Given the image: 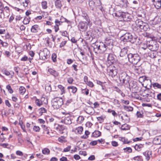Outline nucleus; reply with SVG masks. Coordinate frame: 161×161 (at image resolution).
<instances>
[{
	"label": "nucleus",
	"mask_w": 161,
	"mask_h": 161,
	"mask_svg": "<svg viewBox=\"0 0 161 161\" xmlns=\"http://www.w3.org/2000/svg\"><path fill=\"white\" fill-rule=\"evenodd\" d=\"M135 22L136 25L139 28L141 27V26L144 23V22H143L140 19L136 20Z\"/></svg>",
	"instance_id": "a878e982"
},
{
	"label": "nucleus",
	"mask_w": 161,
	"mask_h": 161,
	"mask_svg": "<svg viewBox=\"0 0 161 161\" xmlns=\"http://www.w3.org/2000/svg\"><path fill=\"white\" fill-rule=\"evenodd\" d=\"M6 88L8 90V91L9 93H13V91L10 85H8L6 86Z\"/></svg>",
	"instance_id": "c03bdc74"
},
{
	"label": "nucleus",
	"mask_w": 161,
	"mask_h": 161,
	"mask_svg": "<svg viewBox=\"0 0 161 161\" xmlns=\"http://www.w3.org/2000/svg\"><path fill=\"white\" fill-rule=\"evenodd\" d=\"M105 57L107 56L108 63L111 64L115 61V56L113 53L106 54Z\"/></svg>",
	"instance_id": "9d476101"
},
{
	"label": "nucleus",
	"mask_w": 161,
	"mask_h": 161,
	"mask_svg": "<svg viewBox=\"0 0 161 161\" xmlns=\"http://www.w3.org/2000/svg\"><path fill=\"white\" fill-rule=\"evenodd\" d=\"M20 2L21 4L23 5L24 7H26L28 6L29 2V0H18Z\"/></svg>",
	"instance_id": "5701e85b"
},
{
	"label": "nucleus",
	"mask_w": 161,
	"mask_h": 161,
	"mask_svg": "<svg viewBox=\"0 0 161 161\" xmlns=\"http://www.w3.org/2000/svg\"><path fill=\"white\" fill-rule=\"evenodd\" d=\"M139 1L136 0L133 1L131 3L133 8H136L139 6Z\"/></svg>",
	"instance_id": "bb28decb"
},
{
	"label": "nucleus",
	"mask_w": 161,
	"mask_h": 161,
	"mask_svg": "<svg viewBox=\"0 0 161 161\" xmlns=\"http://www.w3.org/2000/svg\"><path fill=\"white\" fill-rule=\"evenodd\" d=\"M124 42H129L134 43L136 41L137 37L135 34L132 35L129 32H126L123 35L120 37Z\"/></svg>",
	"instance_id": "f257e3e1"
},
{
	"label": "nucleus",
	"mask_w": 161,
	"mask_h": 161,
	"mask_svg": "<svg viewBox=\"0 0 161 161\" xmlns=\"http://www.w3.org/2000/svg\"><path fill=\"white\" fill-rule=\"evenodd\" d=\"M5 18V15L3 12V9L1 10L0 12V18L2 19H3Z\"/></svg>",
	"instance_id": "de8ad7c7"
},
{
	"label": "nucleus",
	"mask_w": 161,
	"mask_h": 161,
	"mask_svg": "<svg viewBox=\"0 0 161 161\" xmlns=\"http://www.w3.org/2000/svg\"><path fill=\"white\" fill-rule=\"evenodd\" d=\"M40 128L38 126H35L33 127V130L36 132H38L40 130Z\"/></svg>",
	"instance_id": "603ef678"
},
{
	"label": "nucleus",
	"mask_w": 161,
	"mask_h": 161,
	"mask_svg": "<svg viewBox=\"0 0 161 161\" xmlns=\"http://www.w3.org/2000/svg\"><path fill=\"white\" fill-rule=\"evenodd\" d=\"M39 29V26L37 25H35L32 26L31 29V31L33 33H36L38 32Z\"/></svg>",
	"instance_id": "aec40b11"
},
{
	"label": "nucleus",
	"mask_w": 161,
	"mask_h": 161,
	"mask_svg": "<svg viewBox=\"0 0 161 161\" xmlns=\"http://www.w3.org/2000/svg\"><path fill=\"white\" fill-rule=\"evenodd\" d=\"M158 48V45L155 41H152L148 44V48L152 51H156Z\"/></svg>",
	"instance_id": "6e6552de"
},
{
	"label": "nucleus",
	"mask_w": 161,
	"mask_h": 161,
	"mask_svg": "<svg viewBox=\"0 0 161 161\" xmlns=\"http://www.w3.org/2000/svg\"><path fill=\"white\" fill-rule=\"evenodd\" d=\"M154 4L155 7L157 9L160 8L161 7V1L158 2L156 3H154Z\"/></svg>",
	"instance_id": "f704fd0d"
},
{
	"label": "nucleus",
	"mask_w": 161,
	"mask_h": 161,
	"mask_svg": "<svg viewBox=\"0 0 161 161\" xmlns=\"http://www.w3.org/2000/svg\"><path fill=\"white\" fill-rule=\"evenodd\" d=\"M150 92H148L146 94V95H143V96L145 98H147L149 99H151L152 98V94H151V93H150Z\"/></svg>",
	"instance_id": "72a5a7b5"
},
{
	"label": "nucleus",
	"mask_w": 161,
	"mask_h": 161,
	"mask_svg": "<svg viewBox=\"0 0 161 161\" xmlns=\"http://www.w3.org/2000/svg\"><path fill=\"white\" fill-rule=\"evenodd\" d=\"M119 67L117 66H116L112 65L110 66L108 69L109 75L112 77L116 75L118 72V70Z\"/></svg>",
	"instance_id": "0eeeda50"
},
{
	"label": "nucleus",
	"mask_w": 161,
	"mask_h": 161,
	"mask_svg": "<svg viewBox=\"0 0 161 161\" xmlns=\"http://www.w3.org/2000/svg\"><path fill=\"white\" fill-rule=\"evenodd\" d=\"M105 40V45H107L108 46L113 45L114 41L112 37L109 36L107 37Z\"/></svg>",
	"instance_id": "f8f14e48"
},
{
	"label": "nucleus",
	"mask_w": 161,
	"mask_h": 161,
	"mask_svg": "<svg viewBox=\"0 0 161 161\" xmlns=\"http://www.w3.org/2000/svg\"><path fill=\"white\" fill-rule=\"evenodd\" d=\"M57 56L55 54L53 53L52 56V58L53 62H55L56 61Z\"/></svg>",
	"instance_id": "09e8293b"
},
{
	"label": "nucleus",
	"mask_w": 161,
	"mask_h": 161,
	"mask_svg": "<svg viewBox=\"0 0 161 161\" xmlns=\"http://www.w3.org/2000/svg\"><path fill=\"white\" fill-rule=\"evenodd\" d=\"M138 27H137V26L136 25H132V28L133 29V30L134 31H136L138 29Z\"/></svg>",
	"instance_id": "69168bd1"
},
{
	"label": "nucleus",
	"mask_w": 161,
	"mask_h": 161,
	"mask_svg": "<svg viewBox=\"0 0 161 161\" xmlns=\"http://www.w3.org/2000/svg\"><path fill=\"white\" fill-rule=\"evenodd\" d=\"M153 86L157 88L161 89V84L157 83H154L153 84Z\"/></svg>",
	"instance_id": "a19ab883"
},
{
	"label": "nucleus",
	"mask_w": 161,
	"mask_h": 161,
	"mask_svg": "<svg viewBox=\"0 0 161 161\" xmlns=\"http://www.w3.org/2000/svg\"><path fill=\"white\" fill-rule=\"evenodd\" d=\"M121 129L123 130H126L130 129V126L126 124H125L122 125Z\"/></svg>",
	"instance_id": "c756f323"
},
{
	"label": "nucleus",
	"mask_w": 161,
	"mask_h": 161,
	"mask_svg": "<svg viewBox=\"0 0 161 161\" xmlns=\"http://www.w3.org/2000/svg\"><path fill=\"white\" fill-rule=\"evenodd\" d=\"M127 51L128 47L123 48L120 51L119 54L120 56L123 57L125 56L127 54Z\"/></svg>",
	"instance_id": "dca6fc26"
},
{
	"label": "nucleus",
	"mask_w": 161,
	"mask_h": 161,
	"mask_svg": "<svg viewBox=\"0 0 161 161\" xmlns=\"http://www.w3.org/2000/svg\"><path fill=\"white\" fill-rule=\"evenodd\" d=\"M146 77L145 76H142L140 77L139 79V81L141 83L144 82L146 79Z\"/></svg>",
	"instance_id": "37998d69"
},
{
	"label": "nucleus",
	"mask_w": 161,
	"mask_h": 161,
	"mask_svg": "<svg viewBox=\"0 0 161 161\" xmlns=\"http://www.w3.org/2000/svg\"><path fill=\"white\" fill-rule=\"evenodd\" d=\"M23 121H19V124L20 126L21 129L23 130V131L26 132V131L25 130V127L24 125L23 124Z\"/></svg>",
	"instance_id": "e433bc0d"
},
{
	"label": "nucleus",
	"mask_w": 161,
	"mask_h": 161,
	"mask_svg": "<svg viewBox=\"0 0 161 161\" xmlns=\"http://www.w3.org/2000/svg\"><path fill=\"white\" fill-rule=\"evenodd\" d=\"M129 61L134 64H136L141 60V57L138 53H130L128 54Z\"/></svg>",
	"instance_id": "7ed1b4c3"
},
{
	"label": "nucleus",
	"mask_w": 161,
	"mask_h": 161,
	"mask_svg": "<svg viewBox=\"0 0 161 161\" xmlns=\"http://www.w3.org/2000/svg\"><path fill=\"white\" fill-rule=\"evenodd\" d=\"M136 115L137 117L142 118L143 117V114H142L140 112L137 111L136 113Z\"/></svg>",
	"instance_id": "5fc2aeb1"
},
{
	"label": "nucleus",
	"mask_w": 161,
	"mask_h": 161,
	"mask_svg": "<svg viewBox=\"0 0 161 161\" xmlns=\"http://www.w3.org/2000/svg\"><path fill=\"white\" fill-rule=\"evenodd\" d=\"M61 34H62V36H66V37H67L68 38L69 40V37L68 36H67V35H68V33H67V32L66 31H64L63 32H61Z\"/></svg>",
	"instance_id": "4d7b16f0"
},
{
	"label": "nucleus",
	"mask_w": 161,
	"mask_h": 161,
	"mask_svg": "<svg viewBox=\"0 0 161 161\" xmlns=\"http://www.w3.org/2000/svg\"><path fill=\"white\" fill-rule=\"evenodd\" d=\"M58 87L61 90L62 92V94L64 93H65V88L61 85H59L58 86Z\"/></svg>",
	"instance_id": "58836bf2"
},
{
	"label": "nucleus",
	"mask_w": 161,
	"mask_h": 161,
	"mask_svg": "<svg viewBox=\"0 0 161 161\" xmlns=\"http://www.w3.org/2000/svg\"><path fill=\"white\" fill-rule=\"evenodd\" d=\"M97 84L101 86H102V88L103 90H104V88L103 86V84L104 83H103L100 81H97Z\"/></svg>",
	"instance_id": "6e6d98bb"
},
{
	"label": "nucleus",
	"mask_w": 161,
	"mask_h": 161,
	"mask_svg": "<svg viewBox=\"0 0 161 161\" xmlns=\"http://www.w3.org/2000/svg\"><path fill=\"white\" fill-rule=\"evenodd\" d=\"M97 144V141H94L91 142L90 143V144L92 146H95Z\"/></svg>",
	"instance_id": "bf43d9fd"
},
{
	"label": "nucleus",
	"mask_w": 161,
	"mask_h": 161,
	"mask_svg": "<svg viewBox=\"0 0 161 161\" xmlns=\"http://www.w3.org/2000/svg\"><path fill=\"white\" fill-rule=\"evenodd\" d=\"M89 5L90 8L93 10L95 7L94 2L92 0L89 1Z\"/></svg>",
	"instance_id": "7c9ffc66"
},
{
	"label": "nucleus",
	"mask_w": 161,
	"mask_h": 161,
	"mask_svg": "<svg viewBox=\"0 0 161 161\" xmlns=\"http://www.w3.org/2000/svg\"><path fill=\"white\" fill-rule=\"evenodd\" d=\"M16 153L17 155L20 156H22L23 155V153L19 150H18L16 152Z\"/></svg>",
	"instance_id": "13d9d810"
},
{
	"label": "nucleus",
	"mask_w": 161,
	"mask_h": 161,
	"mask_svg": "<svg viewBox=\"0 0 161 161\" xmlns=\"http://www.w3.org/2000/svg\"><path fill=\"white\" fill-rule=\"evenodd\" d=\"M52 102L54 108L58 109L63 104V100L62 97H56L52 99Z\"/></svg>",
	"instance_id": "20e7f679"
},
{
	"label": "nucleus",
	"mask_w": 161,
	"mask_h": 161,
	"mask_svg": "<svg viewBox=\"0 0 161 161\" xmlns=\"http://www.w3.org/2000/svg\"><path fill=\"white\" fill-rule=\"evenodd\" d=\"M125 109L127 111H131L133 110V108L131 107L125 106H124Z\"/></svg>",
	"instance_id": "a18cd8bd"
},
{
	"label": "nucleus",
	"mask_w": 161,
	"mask_h": 161,
	"mask_svg": "<svg viewBox=\"0 0 161 161\" xmlns=\"http://www.w3.org/2000/svg\"><path fill=\"white\" fill-rule=\"evenodd\" d=\"M132 68L135 73L137 74L140 75L142 73V68L140 66H133Z\"/></svg>",
	"instance_id": "4468645a"
},
{
	"label": "nucleus",
	"mask_w": 161,
	"mask_h": 161,
	"mask_svg": "<svg viewBox=\"0 0 161 161\" xmlns=\"http://www.w3.org/2000/svg\"><path fill=\"white\" fill-rule=\"evenodd\" d=\"M30 21V18L29 17L26 18L25 17L24 18L23 23L25 25H26L28 24Z\"/></svg>",
	"instance_id": "ea45409f"
},
{
	"label": "nucleus",
	"mask_w": 161,
	"mask_h": 161,
	"mask_svg": "<svg viewBox=\"0 0 161 161\" xmlns=\"http://www.w3.org/2000/svg\"><path fill=\"white\" fill-rule=\"evenodd\" d=\"M125 152H128L129 153L132 152V149L130 147H127L123 149Z\"/></svg>",
	"instance_id": "49530a36"
},
{
	"label": "nucleus",
	"mask_w": 161,
	"mask_h": 161,
	"mask_svg": "<svg viewBox=\"0 0 161 161\" xmlns=\"http://www.w3.org/2000/svg\"><path fill=\"white\" fill-rule=\"evenodd\" d=\"M11 36L9 33H8L5 35V39H8L10 38Z\"/></svg>",
	"instance_id": "e2e57ef3"
},
{
	"label": "nucleus",
	"mask_w": 161,
	"mask_h": 161,
	"mask_svg": "<svg viewBox=\"0 0 161 161\" xmlns=\"http://www.w3.org/2000/svg\"><path fill=\"white\" fill-rule=\"evenodd\" d=\"M139 28L144 31H147L149 29V25L147 23L144 22Z\"/></svg>",
	"instance_id": "f3484780"
},
{
	"label": "nucleus",
	"mask_w": 161,
	"mask_h": 161,
	"mask_svg": "<svg viewBox=\"0 0 161 161\" xmlns=\"http://www.w3.org/2000/svg\"><path fill=\"white\" fill-rule=\"evenodd\" d=\"M66 41H64L60 43V47L61 48L62 47H64L66 44Z\"/></svg>",
	"instance_id": "0e129e2a"
},
{
	"label": "nucleus",
	"mask_w": 161,
	"mask_h": 161,
	"mask_svg": "<svg viewBox=\"0 0 161 161\" xmlns=\"http://www.w3.org/2000/svg\"><path fill=\"white\" fill-rule=\"evenodd\" d=\"M101 133L98 130H95L92 133V136L97 137L101 136Z\"/></svg>",
	"instance_id": "b1692460"
},
{
	"label": "nucleus",
	"mask_w": 161,
	"mask_h": 161,
	"mask_svg": "<svg viewBox=\"0 0 161 161\" xmlns=\"http://www.w3.org/2000/svg\"><path fill=\"white\" fill-rule=\"evenodd\" d=\"M133 159L135 161H143V159L142 157L141 156H137L134 157L133 158Z\"/></svg>",
	"instance_id": "2f4dec72"
},
{
	"label": "nucleus",
	"mask_w": 161,
	"mask_h": 161,
	"mask_svg": "<svg viewBox=\"0 0 161 161\" xmlns=\"http://www.w3.org/2000/svg\"><path fill=\"white\" fill-rule=\"evenodd\" d=\"M50 150L47 148H45L42 150V153L45 155H48L49 154Z\"/></svg>",
	"instance_id": "c9c22d12"
},
{
	"label": "nucleus",
	"mask_w": 161,
	"mask_h": 161,
	"mask_svg": "<svg viewBox=\"0 0 161 161\" xmlns=\"http://www.w3.org/2000/svg\"><path fill=\"white\" fill-rule=\"evenodd\" d=\"M48 71L51 75L55 77L58 76V73L57 72L52 69H48Z\"/></svg>",
	"instance_id": "6ab92c4d"
},
{
	"label": "nucleus",
	"mask_w": 161,
	"mask_h": 161,
	"mask_svg": "<svg viewBox=\"0 0 161 161\" xmlns=\"http://www.w3.org/2000/svg\"><path fill=\"white\" fill-rule=\"evenodd\" d=\"M111 144L113 147H117L118 146V143L115 141H113L111 142Z\"/></svg>",
	"instance_id": "8fccbe9b"
},
{
	"label": "nucleus",
	"mask_w": 161,
	"mask_h": 161,
	"mask_svg": "<svg viewBox=\"0 0 161 161\" xmlns=\"http://www.w3.org/2000/svg\"><path fill=\"white\" fill-rule=\"evenodd\" d=\"M119 78L120 82L123 84H127L130 80V77L125 72H122L120 74Z\"/></svg>",
	"instance_id": "39448f33"
},
{
	"label": "nucleus",
	"mask_w": 161,
	"mask_h": 161,
	"mask_svg": "<svg viewBox=\"0 0 161 161\" xmlns=\"http://www.w3.org/2000/svg\"><path fill=\"white\" fill-rule=\"evenodd\" d=\"M60 161H67L68 159L66 157L63 156L60 158Z\"/></svg>",
	"instance_id": "338daca9"
},
{
	"label": "nucleus",
	"mask_w": 161,
	"mask_h": 161,
	"mask_svg": "<svg viewBox=\"0 0 161 161\" xmlns=\"http://www.w3.org/2000/svg\"><path fill=\"white\" fill-rule=\"evenodd\" d=\"M142 48L144 50H145L148 48V44H144L142 45Z\"/></svg>",
	"instance_id": "864d4df0"
},
{
	"label": "nucleus",
	"mask_w": 161,
	"mask_h": 161,
	"mask_svg": "<svg viewBox=\"0 0 161 161\" xmlns=\"http://www.w3.org/2000/svg\"><path fill=\"white\" fill-rule=\"evenodd\" d=\"M74 158L76 160H79L80 158V157L78 154L75 155L74 156Z\"/></svg>",
	"instance_id": "774afa93"
},
{
	"label": "nucleus",
	"mask_w": 161,
	"mask_h": 161,
	"mask_svg": "<svg viewBox=\"0 0 161 161\" xmlns=\"http://www.w3.org/2000/svg\"><path fill=\"white\" fill-rule=\"evenodd\" d=\"M49 132L47 130H44L43 131V134L42 135V136H47V135L49 134Z\"/></svg>",
	"instance_id": "680f3d73"
},
{
	"label": "nucleus",
	"mask_w": 161,
	"mask_h": 161,
	"mask_svg": "<svg viewBox=\"0 0 161 161\" xmlns=\"http://www.w3.org/2000/svg\"><path fill=\"white\" fill-rule=\"evenodd\" d=\"M55 5L56 8H60L62 6L61 1L60 0H56L55 2Z\"/></svg>",
	"instance_id": "c85d7f7f"
},
{
	"label": "nucleus",
	"mask_w": 161,
	"mask_h": 161,
	"mask_svg": "<svg viewBox=\"0 0 161 161\" xmlns=\"http://www.w3.org/2000/svg\"><path fill=\"white\" fill-rule=\"evenodd\" d=\"M83 130V128L82 126H79L76 128L74 130L75 133L77 134H80Z\"/></svg>",
	"instance_id": "393cba45"
},
{
	"label": "nucleus",
	"mask_w": 161,
	"mask_h": 161,
	"mask_svg": "<svg viewBox=\"0 0 161 161\" xmlns=\"http://www.w3.org/2000/svg\"><path fill=\"white\" fill-rule=\"evenodd\" d=\"M78 27L80 30L84 31L87 28L88 24L86 21H81L79 23Z\"/></svg>",
	"instance_id": "9b49d317"
},
{
	"label": "nucleus",
	"mask_w": 161,
	"mask_h": 161,
	"mask_svg": "<svg viewBox=\"0 0 161 161\" xmlns=\"http://www.w3.org/2000/svg\"><path fill=\"white\" fill-rule=\"evenodd\" d=\"M54 126L56 129L59 131L60 133L63 134V130L64 129V125L55 124Z\"/></svg>",
	"instance_id": "ddd939ff"
},
{
	"label": "nucleus",
	"mask_w": 161,
	"mask_h": 161,
	"mask_svg": "<svg viewBox=\"0 0 161 161\" xmlns=\"http://www.w3.org/2000/svg\"><path fill=\"white\" fill-rule=\"evenodd\" d=\"M144 155L146 157V159L147 161H149L151 157H152V152L151 151H148L144 152L143 153Z\"/></svg>",
	"instance_id": "2eb2a0df"
},
{
	"label": "nucleus",
	"mask_w": 161,
	"mask_h": 161,
	"mask_svg": "<svg viewBox=\"0 0 161 161\" xmlns=\"http://www.w3.org/2000/svg\"><path fill=\"white\" fill-rule=\"evenodd\" d=\"M47 110L44 108H42L38 109V112L39 113V114L41 115L43 113L46 112Z\"/></svg>",
	"instance_id": "473e14b6"
},
{
	"label": "nucleus",
	"mask_w": 161,
	"mask_h": 161,
	"mask_svg": "<svg viewBox=\"0 0 161 161\" xmlns=\"http://www.w3.org/2000/svg\"><path fill=\"white\" fill-rule=\"evenodd\" d=\"M47 3L46 1H43L42 3V8L44 9H46L47 8Z\"/></svg>",
	"instance_id": "79ce46f5"
},
{
	"label": "nucleus",
	"mask_w": 161,
	"mask_h": 161,
	"mask_svg": "<svg viewBox=\"0 0 161 161\" xmlns=\"http://www.w3.org/2000/svg\"><path fill=\"white\" fill-rule=\"evenodd\" d=\"M115 14L116 16L122 18L125 21H130L131 19V15L128 13L118 12Z\"/></svg>",
	"instance_id": "423d86ee"
},
{
	"label": "nucleus",
	"mask_w": 161,
	"mask_h": 161,
	"mask_svg": "<svg viewBox=\"0 0 161 161\" xmlns=\"http://www.w3.org/2000/svg\"><path fill=\"white\" fill-rule=\"evenodd\" d=\"M143 147V145L141 144H136L134 147L135 149L138 151L141 150V149Z\"/></svg>",
	"instance_id": "cd10ccee"
},
{
	"label": "nucleus",
	"mask_w": 161,
	"mask_h": 161,
	"mask_svg": "<svg viewBox=\"0 0 161 161\" xmlns=\"http://www.w3.org/2000/svg\"><path fill=\"white\" fill-rule=\"evenodd\" d=\"M20 93L21 94H23L26 91V89L24 87L20 86L19 88Z\"/></svg>",
	"instance_id": "4c0bfd02"
},
{
	"label": "nucleus",
	"mask_w": 161,
	"mask_h": 161,
	"mask_svg": "<svg viewBox=\"0 0 161 161\" xmlns=\"http://www.w3.org/2000/svg\"><path fill=\"white\" fill-rule=\"evenodd\" d=\"M68 89L69 90V92H71L73 93H75L77 91V88L73 86H70L68 87Z\"/></svg>",
	"instance_id": "4be33fe9"
},
{
	"label": "nucleus",
	"mask_w": 161,
	"mask_h": 161,
	"mask_svg": "<svg viewBox=\"0 0 161 161\" xmlns=\"http://www.w3.org/2000/svg\"><path fill=\"white\" fill-rule=\"evenodd\" d=\"M128 3L127 0H122L120 1V4L124 8H126Z\"/></svg>",
	"instance_id": "412c9836"
},
{
	"label": "nucleus",
	"mask_w": 161,
	"mask_h": 161,
	"mask_svg": "<svg viewBox=\"0 0 161 161\" xmlns=\"http://www.w3.org/2000/svg\"><path fill=\"white\" fill-rule=\"evenodd\" d=\"M67 81L69 83L72 84L74 81V80L72 78L70 77L68 79Z\"/></svg>",
	"instance_id": "052dcab7"
},
{
	"label": "nucleus",
	"mask_w": 161,
	"mask_h": 161,
	"mask_svg": "<svg viewBox=\"0 0 161 161\" xmlns=\"http://www.w3.org/2000/svg\"><path fill=\"white\" fill-rule=\"evenodd\" d=\"M71 147V146H68L67 147L65 148L64 151H63V152H68L70 151V148Z\"/></svg>",
	"instance_id": "3c124183"
},
{
	"label": "nucleus",
	"mask_w": 161,
	"mask_h": 161,
	"mask_svg": "<svg viewBox=\"0 0 161 161\" xmlns=\"http://www.w3.org/2000/svg\"><path fill=\"white\" fill-rule=\"evenodd\" d=\"M93 51L96 53H102L106 50L107 46L102 42L96 43L93 46Z\"/></svg>",
	"instance_id": "f03ea898"
},
{
	"label": "nucleus",
	"mask_w": 161,
	"mask_h": 161,
	"mask_svg": "<svg viewBox=\"0 0 161 161\" xmlns=\"http://www.w3.org/2000/svg\"><path fill=\"white\" fill-rule=\"evenodd\" d=\"M49 54V52L48 50L47 49L45 48L39 53V55L40 58L41 57L42 59L45 60L47 58Z\"/></svg>",
	"instance_id": "1a4fd4ad"
},
{
	"label": "nucleus",
	"mask_w": 161,
	"mask_h": 161,
	"mask_svg": "<svg viewBox=\"0 0 161 161\" xmlns=\"http://www.w3.org/2000/svg\"><path fill=\"white\" fill-rule=\"evenodd\" d=\"M148 55L152 58H154L156 57L157 55V53L156 51H152L148 53Z\"/></svg>",
	"instance_id": "a211bd4d"
}]
</instances>
